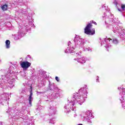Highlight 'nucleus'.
I'll use <instances>...</instances> for the list:
<instances>
[{
	"label": "nucleus",
	"instance_id": "nucleus-3",
	"mask_svg": "<svg viewBox=\"0 0 125 125\" xmlns=\"http://www.w3.org/2000/svg\"><path fill=\"white\" fill-rule=\"evenodd\" d=\"M32 96H33V93L32 92L31 90L28 99L29 103L31 105H32V101H33V98L32 97Z\"/></svg>",
	"mask_w": 125,
	"mask_h": 125
},
{
	"label": "nucleus",
	"instance_id": "nucleus-7",
	"mask_svg": "<svg viewBox=\"0 0 125 125\" xmlns=\"http://www.w3.org/2000/svg\"><path fill=\"white\" fill-rule=\"evenodd\" d=\"M121 8H122L123 10H125V4H122V5H121Z\"/></svg>",
	"mask_w": 125,
	"mask_h": 125
},
{
	"label": "nucleus",
	"instance_id": "nucleus-6",
	"mask_svg": "<svg viewBox=\"0 0 125 125\" xmlns=\"http://www.w3.org/2000/svg\"><path fill=\"white\" fill-rule=\"evenodd\" d=\"M112 42H113V43L117 44L119 42L116 39H113L112 40Z\"/></svg>",
	"mask_w": 125,
	"mask_h": 125
},
{
	"label": "nucleus",
	"instance_id": "nucleus-4",
	"mask_svg": "<svg viewBox=\"0 0 125 125\" xmlns=\"http://www.w3.org/2000/svg\"><path fill=\"white\" fill-rule=\"evenodd\" d=\"M7 7H8V5L7 4H4L1 6V8L3 11H6L7 10Z\"/></svg>",
	"mask_w": 125,
	"mask_h": 125
},
{
	"label": "nucleus",
	"instance_id": "nucleus-9",
	"mask_svg": "<svg viewBox=\"0 0 125 125\" xmlns=\"http://www.w3.org/2000/svg\"><path fill=\"white\" fill-rule=\"evenodd\" d=\"M55 80H56V81H57L58 82H59V78H58V77L56 76V77H55Z\"/></svg>",
	"mask_w": 125,
	"mask_h": 125
},
{
	"label": "nucleus",
	"instance_id": "nucleus-1",
	"mask_svg": "<svg viewBox=\"0 0 125 125\" xmlns=\"http://www.w3.org/2000/svg\"><path fill=\"white\" fill-rule=\"evenodd\" d=\"M94 24L95 25H97V23L96 22L91 21L90 23H89L87 24L86 27L84 28V34H86V35H89V36H93L95 34V29L93 28L91 29L92 28V23Z\"/></svg>",
	"mask_w": 125,
	"mask_h": 125
},
{
	"label": "nucleus",
	"instance_id": "nucleus-2",
	"mask_svg": "<svg viewBox=\"0 0 125 125\" xmlns=\"http://www.w3.org/2000/svg\"><path fill=\"white\" fill-rule=\"evenodd\" d=\"M32 64L28 61L22 62L21 63V66L22 69H28L29 67H31Z\"/></svg>",
	"mask_w": 125,
	"mask_h": 125
},
{
	"label": "nucleus",
	"instance_id": "nucleus-10",
	"mask_svg": "<svg viewBox=\"0 0 125 125\" xmlns=\"http://www.w3.org/2000/svg\"><path fill=\"white\" fill-rule=\"evenodd\" d=\"M76 95H77V94H74L73 95V99H76V98H77V97L76 96Z\"/></svg>",
	"mask_w": 125,
	"mask_h": 125
},
{
	"label": "nucleus",
	"instance_id": "nucleus-12",
	"mask_svg": "<svg viewBox=\"0 0 125 125\" xmlns=\"http://www.w3.org/2000/svg\"><path fill=\"white\" fill-rule=\"evenodd\" d=\"M31 89H32V86H31Z\"/></svg>",
	"mask_w": 125,
	"mask_h": 125
},
{
	"label": "nucleus",
	"instance_id": "nucleus-5",
	"mask_svg": "<svg viewBox=\"0 0 125 125\" xmlns=\"http://www.w3.org/2000/svg\"><path fill=\"white\" fill-rule=\"evenodd\" d=\"M6 48H9L10 47V41L9 40H6L5 42Z\"/></svg>",
	"mask_w": 125,
	"mask_h": 125
},
{
	"label": "nucleus",
	"instance_id": "nucleus-8",
	"mask_svg": "<svg viewBox=\"0 0 125 125\" xmlns=\"http://www.w3.org/2000/svg\"><path fill=\"white\" fill-rule=\"evenodd\" d=\"M114 4H115L116 6H117L118 3V1H117V0H115L114 2Z\"/></svg>",
	"mask_w": 125,
	"mask_h": 125
},
{
	"label": "nucleus",
	"instance_id": "nucleus-11",
	"mask_svg": "<svg viewBox=\"0 0 125 125\" xmlns=\"http://www.w3.org/2000/svg\"><path fill=\"white\" fill-rule=\"evenodd\" d=\"M118 11H121V9H120V8H118Z\"/></svg>",
	"mask_w": 125,
	"mask_h": 125
}]
</instances>
